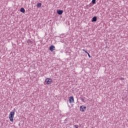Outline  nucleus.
I'll use <instances>...</instances> for the list:
<instances>
[{
  "label": "nucleus",
  "mask_w": 128,
  "mask_h": 128,
  "mask_svg": "<svg viewBox=\"0 0 128 128\" xmlns=\"http://www.w3.org/2000/svg\"><path fill=\"white\" fill-rule=\"evenodd\" d=\"M14 112H11L9 114V118L10 122H14Z\"/></svg>",
  "instance_id": "obj_1"
},
{
  "label": "nucleus",
  "mask_w": 128,
  "mask_h": 128,
  "mask_svg": "<svg viewBox=\"0 0 128 128\" xmlns=\"http://www.w3.org/2000/svg\"><path fill=\"white\" fill-rule=\"evenodd\" d=\"M45 82L47 84H52V78H47L46 79Z\"/></svg>",
  "instance_id": "obj_2"
},
{
  "label": "nucleus",
  "mask_w": 128,
  "mask_h": 128,
  "mask_svg": "<svg viewBox=\"0 0 128 128\" xmlns=\"http://www.w3.org/2000/svg\"><path fill=\"white\" fill-rule=\"evenodd\" d=\"M86 110V106H80V112H84Z\"/></svg>",
  "instance_id": "obj_3"
},
{
  "label": "nucleus",
  "mask_w": 128,
  "mask_h": 128,
  "mask_svg": "<svg viewBox=\"0 0 128 128\" xmlns=\"http://www.w3.org/2000/svg\"><path fill=\"white\" fill-rule=\"evenodd\" d=\"M74 102V96H70L69 98V102L72 104V102Z\"/></svg>",
  "instance_id": "obj_4"
},
{
  "label": "nucleus",
  "mask_w": 128,
  "mask_h": 128,
  "mask_svg": "<svg viewBox=\"0 0 128 128\" xmlns=\"http://www.w3.org/2000/svg\"><path fill=\"white\" fill-rule=\"evenodd\" d=\"M57 14H59V16H62V14H64V10H58Z\"/></svg>",
  "instance_id": "obj_5"
},
{
  "label": "nucleus",
  "mask_w": 128,
  "mask_h": 128,
  "mask_svg": "<svg viewBox=\"0 0 128 128\" xmlns=\"http://www.w3.org/2000/svg\"><path fill=\"white\" fill-rule=\"evenodd\" d=\"M54 48H56L54 46L52 45L50 47V52H54Z\"/></svg>",
  "instance_id": "obj_6"
},
{
  "label": "nucleus",
  "mask_w": 128,
  "mask_h": 128,
  "mask_svg": "<svg viewBox=\"0 0 128 128\" xmlns=\"http://www.w3.org/2000/svg\"><path fill=\"white\" fill-rule=\"evenodd\" d=\"M96 20H98V18L96 16H94L92 19V22H96Z\"/></svg>",
  "instance_id": "obj_7"
},
{
  "label": "nucleus",
  "mask_w": 128,
  "mask_h": 128,
  "mask_svg": "<svg viewBox=\"0 0 128 128\" xmlns=\"http://www.w3.org/2000/svg\"><path fill=\"white\" fill-rule=\"evenodd\" d=\"M20 12H22L23 14H24V12H26V10H24V8H22L20 9Z\"/></svg>",
  "instance_id": "obj_8"
},
{
  "label": "nucleus",
  "mask_w": 128,
  "mask_h": 128,
  "mask_svg": "<svg viewBox=\"0 0 128 128\" xmlns=\"http://www.w3.org/2000/svg\"><path fill=\"white\" fill-rule=\"evenodd\" d=\"M36 7L38 8H42V3L37 4Z\"/></svg>",
  "instance_id": "obj_9"
},
{
  "label": "nucleus",
  "mask_w": 128,
  "mask_h": 128,
  "mask_svg": "<svg viewBox=\"0 0 128 128\" xmlns=\"http://www.w3.org/2000/svg\"><path fill=\"white\" fill-rule=\"evenodd\" d=\"M96 0H92V4H96Z\"/></svg>",
  "instance_id": "obj_10"
},
{
  "label": "nucleus",
  "mask_w": 128,
  "mask_h": 128,
  "mask_svg": "<svg viewBox=\"0 0 128 128\" xmlns=\"http://www.w3.org/2000/svg\"><path fill=\"white\" fill-rule=\"evenodd\" d=\"M85 99H86V98H81V100H82V102H84Z\"/></svg>",
  "instance_id": "obj_11"
},
{
  "label": "nucleus",
  "mask_w": 128,
  "mask_h": 128,
  "mask_svg": "<svg viewBox=\"0 0 128 128\" xmlns=\"http://www.w3.org/2000/svg\"><path fill=\"white\" fill-rule=\"evenodd\" d=\"M86 8H90V5H86Z\"/></svg>",
  "instance_id": "obj_12"
},
{
  "label": "nucleus",
  "mask_w": 128,
  "mask_h": 128,
  "mask_svg": "<svg viewBox=\"0 0 128 128\" xmlns=\"http://www.w3.org/2000/svg\"><path fill=\"white\" fill-rule=\"evenodd\" d=\"M82 50L83 52H86V54H88V52L86 50L84 49H82Z\"/></svg>",
  "instance_id": "obj_13"
},
{
  "label": "nucleus",
  "mask_w": 128,
  "mask_h": 128,
  "mask_svg": "<svg viewBox=\"0 0 128 128\" xmlns=\"http://www.w3.org/2000/svg\"><path fill=\"white\" fill-rule=\"evenodd\" d=\"M28 44H30V42H32V41H30V40H28V41H27Z\"/></svg>",
  "instance_id": "obj_14"
},
{
  "label": "nucleus",
  "mask_w": 128,
  "mask_h": 128,
  "mask_svg": "<svg viewBox=\"0 0 128 128\" xmlns=\"http://www.w3.org/2000/svg\"><path fill=\"white\" fill-rule=\"evenodd\" d=\"M88 54V58H91V56H90V54L89 53H88V54Z\"/></svg>",
  "instance_id": "obj_15"
},
{
  "label": "nucleus",
  "mask_w": 128,
  "mask_h": 128,
  "mask_svg": "<svg viewBox=\"0 0 128 128\" xmlns=\"http://www.w3.org/2000/svg\"><path fill=\"white\" fill-rule=\"evenodd\" d=\"M120 80H124V78H120Z\"/></svg>",
  "instance_id": "obj_16"
},
{
  "label": "nucleus",
  "mask_w": 128,
  "mask_h": 128,
  "mask_svg": "<svg viewBox=\"0 0 128 128\" xmlns=\"http://www.w3.org/2000/svg\"><path fill=\"white\" fill-rule=\"evenodd\" d=\"M78 125H75L74 126L75 128H78Z\"/></svg>",
  "instance_id": "obj_17"
}]
</instances>
